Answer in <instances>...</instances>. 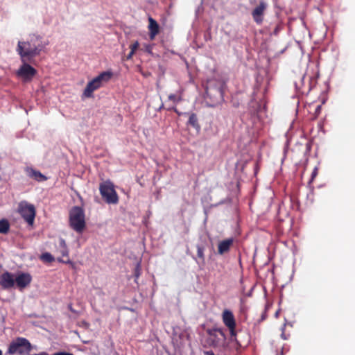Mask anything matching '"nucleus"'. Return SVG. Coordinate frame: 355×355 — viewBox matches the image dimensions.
<instances>
[{
	"label": "nucleus",
	"mask_w": 355,
	"mask_h": 355,
	"mask_svg": "<svg viewBox=\"0 0 355 355\" xmlns=\"http://www.w3.org/2000/svg\"><path fill=\"white\" fill-rule=\"evenodd\" d=\"M205 355H215L212 351H207L205 352Z\"/></svg>",
	"instance_id": "31"
},
{
	"label": "nucleus",
	"mask_w": 355,
	"mask_h": 355,
	"mask_svg": "<svg viewBox=\"0 0 355 355\" xmlns=\"http://www.w3.org/2000/svg\"><path fill=\"white\" fill-rule=\"evenodd\" d=\"M187 123L195 128L196 130L199 131L200 130V125L198 123V119L195 113H191L189 114V120Z\"/></svg>",
	"instance_id": "17"
},
{
	"label": "nucleus",
	"mask_w": 355,
	"mask_h": 355,
	"mask_svg": "<svg viewBox=\"0 0 355 355\" xmlns=\"http://www.w3.org/2000/svg\"><path fill=\"white\" fill-rule=\"evenodd\" d=\"M285 326H286V324H284V326H283V327L282 328V334H281V337H282L284 340H287V339H288V336H286V335L285 334V333L284 332V330Z\"/></svg>",
	"instance_id": "25"
},
{
	"label": "nucleus",
	"mask_w": 355,
	"mask_h": 355,
	"mask_svg": "<svg viewBox=\"0 0 355 355\" xmlns=\"http://www.w3.org/2000/svg\"><path fill=\"white\" fill-rule=\"evenodd\" d=\"M221 318L223 324L230 331L231 344L236 347V350L246 346L249 340H247L246 343H243L237 338L236 323L233 313L229 309H225L222 313Z\"/></svg>",
	"instance_id": "2"
},
{
	"label": "nucleus",
	"mask_w": 355,
	"mask_h": 355,
	"mask_svg": "<svg viewBox=\"0 0 355 355\" xmlns=\"http://www.w3.org/2000/svg\"><path fill=\"white\" fill-rule=\"evenodd\" d=\"M148 22H156V21L155 19H153L152 17H149Z\"/></svg>",
	"instance_id": "34"
},
{
	"label": "nucleus",
	"mask_w": 355,
	"mask_h": 355,
	"mask_svg": "<svg viewBox=\"0 0 355 355\" xmlns=\"http://www.w3.org/2000/svg\"><path fill=\"white\" fill-rule=\"evenodd\" d=\"M53 355H73V354L71 353H69V352H57V353H55Z\"/></svg>",
	"instance_id": "30"
},
{
	"label": "nucleus",
	"mask_w": 355,
	"mask_h": 355,
	"mask_svg": "<svg viewBox=\"0 0 355 355\" xmlns=\"http://www.w3.org/2000/svg\"><path fill=\"white\" fill-rule=\"evenodd\" d=\"M10 230V224L8 220H0V234H7Z\"/></svg>",
	"instance_id": "19"
},
{
	"label": "nucleus",
	"mask_w": 355,
	"mask_h": 355,
	"mask_svg": "<svg viewBox=\"0 0 355 355\" xmlns=\"http://www.w3.org/2000/svg\"><path fill=\"white\" fill-rule=\"evenodd\" d=\"M317 175H318V169L316 168H315L311 174V180H313Z\"/></svg>",
	"instance_id": "27"
},
{
	"label": "nucleus",
	"mask_w": 355,
	"mask_h": 355,
	"mask_svg": "<svg viewBox=\"0 0 355 355\" xmlns=\"http://www.w3.org/2000/svg\"><path fill=\"white\" fill-rule=\"evenodd\" d=\"M135 52L130 51V53L126 56V60H131Z\"/></svg>",
	"instance_id": "29"
},
{
	"label": "nucleus",
	"mask_w": 355,
	"mask_h": 355,
	"mask_svg": "<svg viewBox=\"0 0 355 355\" xmlns=\"http://www.w3.org/2000/svg\"><path fill=\"white\" fill-rule=\"evenodd\" d=\"M32 355H49V354L47 352H42L39 354H32Z\"/></svg>",
	"instance_id": "32"
},
{
	"label": "nucleus",
	"mask_w": 355,
	"mask_h": 355,
	"mask_svg": "<svg viewBox=\"0 0 355 355\" xmlns=\"http://www.w3.org/2000/svg\"><path fill=\"white\" fill-rule=\"evenodd\" d=\"M214 92H215L216 93L215 94H217L220 98H222L223 92H222V89L220 87H218L216 89H214L211 87H207L206 94L207 96H211L212 94H214Z\"/></svg>",
	"instance_id": "20"
},
{
	"label": "nucleus",
	"mask_w": 355,
	"mask_h": 355,
	"mask_svg": "<svg viewBox=\"0 0 355 355\" xmlns=\"http://www.w3.org/2000/svg\"><path fill=\"white\" fill-rule=\"evenodd\" d=\"M40 259L46 263H51L55 260L54 257L49 252L43 253L40 257Z\"/></svg>",
	"instance_id": "21"
},
{
	"label": "nucleus",
	"mask_w": 355,
	"mask_h": 355,
	"mask_svg": "<svg viewBox=\"0 0 355 355\" xmlns=\"http://www.w3.org/2000/svg\"><path fill=\"white\" fill-rule=\"evenodd\" d=\"M0 355H2V351L0 349Z\"/></svg>",
	"instance_id": "36"
},
{
	"label": "nucleus",
	"mask_w": 355,
	"mask_h": 355,
	"mask_svg": "<svg viewBox=\"0 0 355 355\" xmlns=\"http://www.w3.org/2000/svg\"><path fill=\"white\" fill-rule=\"evenodd\" d=\"M152 49H153V45L148 44V45L146 46V52L151 53Z\"/></svg>",
	"instance_id": "26"
},
{
	"label": "nucleus",
	"mask_w": 355,
	"mask_h": 355,
	"mask_svg": "<svg viewBox=\"0 0 355 355\" xmlns=\"http://www.w3.org/2000/svg\"><path fill=\"white\" fill-rule=\"evenodd\" d=\"M182 91L181 89H179L174 94H171L168 95V100L172 101L173 103H177L182 101Z\"/></svg>",
	"instance_id": "18"
},
{
	"label": "nucleus",
	"mask_w": 355,
	"mask_h": 355,
	"mask_svg": "<svg viewBox=\"0 0 355 355\" xmlns=\"http://www.w3.org/2000/svg\"><path fill=\"white\" fill-rule=\"evenodd\" d=\"M69 223L70 227L81 234L86 227L85 215L84 209L79 206L73 207L69 214Z\"/></svg>",
	"instance_id": "3"
},
{
	"label": "nucleus",
	"mask_w": 355,
	"mask_h": 355,
	"mask_svg": "<svg viewBox=\"0 0 355 355\" xmlns=\"http://www.w3.org/2000/svg\"><path fill=\"white\" fill-rule=\"evenodd\" d=\"M32 281L31 275L28 272H20L15 279V284L17 287L22 291L31 284Z\"/></svg>",
	"instance_id": "11"
},
{
	"label": "nucleus",
	"mask_w": 355,
	"mask_h": 355,
	"mask_svg": "<svg viewBox=\"0 0 355 355\" xmlns=\"http://www.w3.org/2000/svg\"><path fill=\"white\" fill-rule=\"evenodd\" d=\"M207 333L209 336V341L214 347L223 346L226 340V336L222 329H208Z\"/></svg>",
	"instance_id": "8"
},
{
	"label": "nucleus",
	"mask_w": 355,
	"mask_h": 355,
	"mask_svg": "<svg viewBox=\"0 0 355 355\" xmlns=\"http://www.w3.org/2000/svg\"><path fill=\"white\" fill-rule=\"evenodd\" d=\"M148 31L150 40H153L159 33V24H149Z\"/></svg>",
	"instance_id": "16"
},
{
	"label": "nucleus",
	"mask_w": 355,
	"mask_h": 355,
	"mask_svg": "<svg viewBox=\"0 0 355 355\" xmlns=\"http://www.w3.org/2000/svg\"><path fill=\"white\" fill-rule=\"evenodd\" d=\"M23 64L17 71L18 76L22 78L25 80H31L37 73L35 68L29 64L30 62H21Z\"/></svg>",
	"instance_id": "9"
},
{
	"label": "nucleus",
	"mask_w": 355,
	"mask_h": 355,
	"mask_svg": "<svg viewBox=\"0 0 355 355\" xmlns=\"http://www.w3.org/2000/svg\"><path fill=\"white\" fill-rule=\"evenodd\" d=\"M139 46V44L137 41H136L135 42H134L133 44H132L130 46V51H132L133 52L135 53V51L138 49Z\"/></svg>",
	"instance_id": "24"
},
{
	"label": "nucleus",
	"mask_w": 355,
	"mask_h": 355,
	"mask_svg": "<svg viewBox=\"0 0 355 355\" xmlns=\"http://www.w3.org/2000/svg\"><path fill=\"white\" fill-rule=\"evenodd\" d=\"M18 212L28 225H32L33 224L35 217V208L33 205L25 201L21 202L18 206Z\"/></svg>",
	"instance_id": "7"
},
{
	"label": "nucleus",
	"mask_w": 355,
	"mask_h": 355,
	"mask_svg": "<svg viewBox=\"0 0 355 355\" xmlns=\"http://www.w3.org/2000/svg\"><path fill=\"white\" fill-rule=\"evenodd\" d=\"M100 193L105 201L108 204H116L119 202L118 195L114 190V185L110 181L101 183L99 186Z\"/></svg>",
	"instance_id": "6"
},
{
	"label": "nucleus",
	"mask_w": 355,
	"mask_h": 355,
	"mask_svg": "<svg viewBox=\"0 0 355 355\" xmlns=\"http://www.w3.org/2000/svg\"><path fill=\"white\" fill-rule=\"evenodd\" d=\"M141 263L140 262H138L135 268V270H134V275H135V282H137V279L139 277V276L141 275Z\"/></svg>",
	"instance_id": "23"
},
{
	"label": "nucleus",
	"mask_w": 355,
	"mask_h": 355,
	"mask_svg": "<svg viewBox=\"0 0 355 355\" xmlns=\"http://www.w3.org/2000/svg\"><path fill=\"white\" fill-rule=\"evenodd\" d=\"M49 42L44 40L40 36L30 35L26 40L19 41L16 52L21 62H33L35 58L44 51Z\"/></svg>",
	"instance_id": "1"
},
{
	"label": "nucleus",
	"mask_w": 355,
	"mask_h": 355,
	"mask_svg": "<svg viewBox=\"0 0 355 355\" xmlns=\"http://www.w3.org/2000/svg\"><path fill=\"white\" fill-rule=\"evenodd\" d=\"M321 105H318L315 108V114L316 116H318L320 113V111H321Z\"/></svg>",
	"instance_id": "28"
},
{
	"label": "nucleus",
	"mask_w": 355,
	"mask_h": 355,
	"mask_svg": "<svg viewBox=\"0 0 355 355\" xmlns=\"http://www.w3.org/2000/svg\"><path fill=\"white\" fill-rule=\"evenodd\" d=\"M112 73L110 71H104L101 73L98 76L95 77L89 81L85 88L83 96L85 98L93 97V92L102 87L103 83H107L112 78Z\"/></svg>",
	"instance_id": "4"
},
{
	"label": "nucleus",
	"mask_w": 355,
	"mask_h": 355,
	"mask_svg": "<svg viewBox=\"0 0 355 355\" xmlns=\"http://www.w3.org/2000/svg\"><path fill=\"white\" fill-rule=\"evenodd\" d=\"M233 238H229L220 241L218 245V253L223 255L228 252L230 250L231 247L233 245Z\"/></svg>",
	"instance_id": "15"
},
{
	"label": "nucleus",
	"mask_w": 355,
	"mask_h": 355,
	"mask_svg": "<svg viewBox=\"0 0 355 355\" xmlns=\"http://www.w3.org/2000/svg\"><path fill=\"white\" fill-rule=\"evenodd\" d=\"M60 249L58 250L60 254H61L60 257L58 258V261L59 262L67 263L70 262L69 258V250L67 247V244L65 241L63 239H60L59 241Z\"/></svg>",
	"instance_id": "13"
},
{
	"label": "nucleus",
	"mask_w": 355,
	"mask_h": 355,
	"mask_svg": "<svg viewBox=\"0 0 355 355\" xmlns=\"http://www.w3.org/2000/svg\"><path fill=\"white\" fill-rule=\"evenodd\" d=\"M169 110H173L175 112H176L177 114H180L177 108L175 107H173L172 108H170Z\"/></svg>",
	"instance_id": "33"
},
{
	"label": "nucleus",
	"mask_w": 355,
	"mask_h": 355,
	"mask_svg": "<svg viewBox=\"0 0 355 355\" xmlns=\"http://www.w3.org/2000/svg\"><path fill=\"white\" fill-rule=\"evenodd\" d=\"M268 8V3L261 0L259 4L252 10V16L256 22H261L263 19V15Z\"/></svg>",
	"instance_id": "10"
},
{
	"label": "nucleus",
	"mask_w": 355,
	"mask_h": 355,
	"mask_svg": "<svg viewBox=\"0 0 355 355\" xmlns=\"http://www.w3.org/2000/svg\"><path fill=\"white\" fill-rule=\"evenodd\" d=\"M0 286L2 289L8 290L15 286V278L12 273L6 271L0 276Z\"/></svg>",
	"instance_id": "12"
},
{
	"label": "nucleus",
	"mask_w": 355,
	"mask_h": 355,
	"mask_svg": "<svg viewBox=\"0 0 355 355\" xmlns=\"http://www.w3.org/2000/svg\"><path fill=\"white\" fill-rule=\"evenodd\" d=\"M279 30V26H276L275 29V32H274V34H277V31Z\"/></svg>",
	"instance_id": "35"
},
{
	"label": "nucleus",
	"mask_w": 355,
	"mask_h": 355,
	"mask_svg": "<svg viewBox=\"0 0 355 355\" xmlns=\"http://www.w3.org/2000/svg\"><path fill=\"white\" fill-rule=\"evenodd\" d=\"M31 349L32 345L28 340L23 337H18L10 343L8 353L10 354H28Z\"/></svg>",
	"instance_id": "5"
},
{
	"label": "nucleus",
	"mask_w": 355,
	"mask_h": 355,
	"mask_svg": "<svg viewBox=\"0 0 355 355\" xmlns=\"http://www.w3.org/2000/svg\"><path fill=\"white\" fill-rule=\"evenodd\" d=\"M27 176L37 182H44L47 180V178L43 175L40 171L34 169L32 167H26L24 169Z\"/></svg>",
	"instance_id": "14"
},
{
	"label": "nucleus",
	"mask_w": 355,
	"mask_h": 355,
	"mask_svg": "<svg viewBox=\"0 0 355 355\" xmlns=\"http://www.w3.org/2000/svg\"><path fill=\"white\" fill-rule=\"evenodd\" d=\"M197 248V256L198 257L202 260V262L205 261V254H204V251H205V248L202 245H198L196 246Z\"/></svg>",
	"instance_id": "22"
}]
</instances>
